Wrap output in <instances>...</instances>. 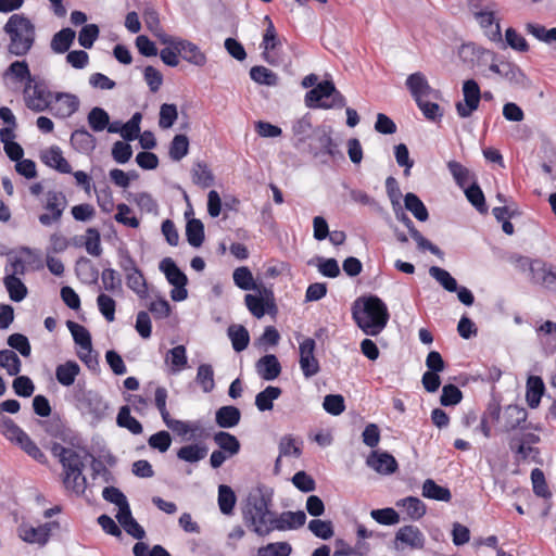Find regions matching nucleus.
<instances>
[{
  "mask_svg": "<svg viewBox=\"0 0 556 556\" xmlns=\"http://www.w3.org/2000/svg\"><path fill=\"white\" fill-rule=\"evenodd\" d=\"M273 494V489L261 485L248 495L242 507L245 526L260 536H266L274 530L286 531L303 527L306 521L303 510L283 511L280 515L270 510Z\"/></svg>",
  "mask_w": 556,
  "mask_h": 556,
  "instance_id": "obj_1",
  "label": "nucleus"
},
{
  "mask_svg": "<svg viewBox=\"0 0 556 556\" xmlns=\"http://www.w3.org/2000/svg\"><path fill=\"white\" fill-rule=\"evenodd\" d=\"M352 317L367 336H378L387 326L390 314L386 303L377 295L357 298L352 305Z\"/></svg>",
  "mask_w": 556,
  "mask_h": 556,
  "instance_id": "obj_2",
  "label": "nucleus"
},
{
  "mask_svg": "<svg viewBox=\"0 0 556 556\" xmlns=\"http://www.w3.org/2000/svg\"><path fill=\"white\" fill-rule=\"evenodd\" d=\"M51 454L56 457L63 467V484L76 495H83L87 488V479L83 471L85 464L78 452L71 447H64L58 442L50 446Z\"/></svg>",
  "mask_w": 556,
  "mask_h": 556,
  "instance_id": "obj_3",
  "label": "nucleus"
},
{
  "mask_svg": "<svg viewBox=\"0 0 556 556\" xmlns=\"http://www.w3.org/2000/svg\"><path fill=\"white\" fill-rule=\"evenodd\" d=\"M9 36L8 52L15 56H25L31 50L36 40V28L24 14H12L3 26Z\"/></svg>",
  "mask_w": 556,
  "mask_h": 556,
  "instance_id": "obj_4",
  "label": "nucleus"
},
{
  "mask_svg": "<svg viewBox=\"0 0 556 556\" xmlns=\"http://www.w3.org/2000/svg\"><path fill=\"white\" fill-rule=\"evenodd\" d=\"M331 132V127L318 126L314 128L308 139V153L323 164H327L329 159L333 161L344 160V154L339 149V144L333 140Z\"/></svg>",
  "mask_w": 556,
  "mask_h": 556,
  "instance_id": "obj_5",
  "label": "nucleus"
},
{
  "mask_svg": "<svg viewBox=\"0 0 556 556\" xmlns=\"http://www.w3.org/2000/svg\"><path fill=\"white\" fill-rule=\"evenodd\" d=\"M75 399L78 408L83 413L89 414L94 422L98 424L106 417L109 403L98 392L93 390L79 391Z\"/></svg>",
  "mask_w": 556,
  "mask_h": 556,
  "instance_id": "obj_6",
  "label": "nucleus"
},
{
  "mask_svg": "<svg viewBox=\"0 0 556 556\" xmlns=\"http://www.w3.org/2000/svg\"><path fill=\"white\" fill-rule=\"evenodd\" d=\"M23 92L25 104L33 112H45L51 109L54 94L47 89L43 83L34 81V85L26 84Z\"/></svg>",
  "mask_w": 556,
  "mask_h": 556,
  "instance_id": "obj_7",
  "label": "nucleus"
},
{
  "mask_svg": "<svg viewBox=\"0 0 556 556\" xmlns=\"http://www.w3.org/2000/svg\"><path fill=\"white\" fill-rule=\"evenodd\" d=\"M393 211L395 218L403 223V225L407 228L410 237L416 241L419 250L429 251L431 254L439 258L443 257V251L421 235V232L415 227L413 220L408 217L401 205L394 206Z\"/></svg>",
  "mask_w": 556,
  "mask_h": 556,
  "instance_id": "obj_8",
  "label": "nucleus"
},
{
  "mask_svg": "<svg viewBox=\"0 0 556 556\" xmlns=\"http://www.w3.org/2000/svg\"><path fill=\"white\" fill-rule=\"evenodd\" d=\"M67 206V200L62 191L50 190L47 192V202L45 208L50 212L40 214L38 217L42 226H51L53 223L60 222L63 212Z\"/></svg>",
  "mask_w": 556,
  "mask_h": 556,
  "instance_id": "obj_9",
  "label": "nucleus"
},
{
  "mask_svg": "<svg viewBox=\"0 0 556 556\" xmlns=\"http://www.w3.org/2000/svg\"><path fill=\"white\" fill-rule=\"evenodd\" d=\"M464 101L456 103L457 114L462 118L469 117L479 106L481 100V90L475 79H467L463 84Z\"/></svg>",
  "mask_w": 556,
  "mask_h": 556,
  "instance_id": "obj_10",
  "label": "nucleus"
},
{
  "mask_svg": "<svg viewBox=\"0 0 556 556\" xmlns=\"http://www.w3.org/2000/svg\"><path fill=\"white\" fill-rule=\"evenodd\" d=\"M394 544L397 549H403L405 547H409L410 549H422L426 544V536L418 527L406 525L396 531Z\"/></svg>",
  "mask_w": 556,
  "mask_h": 556,
  "instance_id": "obj_11",
  "label": "nucleus"
},
{
  "mask_svg": "<svg viewBox=\"0 0 556 556\" xmlns=\"http://www.w3.org/2000/svg\"><path fill=\"white\" fill-rule=\"evenodd\" d=\"M315 346V340L312 338H306L300 344V367L305 378H311L320 370L319 363L314 355Z\"/></svg>",
  "mask_w": 556,
  "mask_h": 556,
  "instance_id": "obj_12",
  "label": "nucleus"
},
{
  "mask_svg": "<svg viewBox=\"0 0 556 556\" xmlns=\"http://www.w3.org/2000/svg\"><path fill=\"white\" fill-rule=\"evenodd\" d=\"M41 427L45 429L47 434L52 438L59 439L63 443L70 444L72 446L75 445V442L78 441L75 432L68 428L59 416H53L48 420L40 421Z\"/></svg>",
  "mask_w": 556,
  "mask_h": 556,
  "instance_id": "obj_13",
  "label": "nucleus"
},
{
  "mask_svg": "<svg viewBox=\"0 0 556 556\" xmlns=\"http://www.w3.org/2000/svg\"><path fill=\"white\" fill-rule=\"evenodd\" d=\"M406 87L416 102L422 98H438L439 91L429 85L426 76L420 72L413 73L407 77Z\"/></svg>",
  "mask_w": 556,
  "mask_h": 556,
  "instance_id": "obj_14",
  "label": "nucleus"
},
{
  "mask_svg": "<svg viewBox=\"0 0 556 556\" xmlns=\"http://www.w3.org/2000/svg\"><path fill=\"white\" fill-rule=\"evenodd\" d=\"M366 465L380 475H392L399 469L394 456L381 451H372L366 459Z\"/></svg>",
  "mask_w": 556,
  "mask_h": 556,
  "instance_id": "obj_15",
  "label": "nucleus"
},
{
  "mask_svg": "<svg viewBox=\"0 0 556 556\" xmlns=\"http://www.w3.org/2000/svg\"><path fill=\"white\" fill-rule=\"evenodd\" d=\"M473 16L479 25L485 29V34L490 40L502 42V33L500 23H495L494 12L488 7L473 11Z\"/></svg>",
  "mask_w": 556,
  "mask_h": 556,
  "instance_id": "obj_16",
  "label": "nucleus"
},
{
  "mask_svg": "<svg viewBox=\"0 0 556 556\" xmlns=\"http://www.w3.org/2000/svg\"><path fill=\"white\" fill-rule=\"evenodd\" d=\"M175 49L177 52H180V56L185 61L192 65L202 67L207 62L205 53L201 51L199 46L189 40L177 38V41L175 42Z\"/></svg>",
  "mask_w": 556,
  "mask_h": 556,
  "instance_id": "obj_17",
  "label": "nucleus"
},
{
  "mask_svg": "<svg viewBox=\"0 0 556 556\" xmlns=\"http://www.w3.org/2000/svg\"><path fill=\"white\" fill-rule=\"evenodd\" d=\"M533 268V283L556 292V266L549 263H536Z\"/></svg>",
  "mask_w": 556,
  "mask_h": 556,
  "instance_id": "obj_18",
  "label": "nucleus"
},
{
  "mask_svg": "<svg viewBox=\"0 0 556 556\" xmlns=\"http://www.w3.org/2000/svg\"><path fill=\"white\" fill-rule=\"evenodd\" d=\"M334 91V84L332 80H324L318 83L309 91L306 92L304 102L309 109H320V104L328 99Z\"/></svg>",
  "mask_w": 556,
  "mask_h": 556,
  "instance_id": "obj_19",
  "label": "nucleus"
},
{
  "mask_svg": "<svg viewBox=\"0 0 556 556\" xmlns=\"http://www.w3.org/2000/svg\"><path fill=\"white\" fill-rule=\"evenodd\" d=\"M527 417L528 412L526 408L515 404L506 406L504 410L503 431L510 432L517 428L528 429L529 427L525 425Z\"/></svg>",
  "mask_w": 556,
  "mask_h": 556,
  "instance_id": "obj_20",
  "label": "nucleus"
},
{
  "mask_svg": "<svg viewBox=\"0 0 556 556\" xmlns=\"http://www.w3.org/2000/svg\"><path fill=\"white\" fill-rule=\"evenodd\" d=\"M21 446V448L40 464L47 463V457L29 435L21 428L9 439Z\"/></svg>",
  "mask_w": 556,
  "mask_h": 556,
  "instance_id": "obj_21",
  "label": "nucleus"
},
{
  "mask_svg": "<svg viewBox=\"0 0 556 556\" xmlns=\"http://www.w3.org/2000/svg\"><path fill=\"white\" fill-rule=\"evenodd\" d=\"M258 376L266 380H275L281 372V365L275 354H266L255 363Z\"/></svg>",
  "mask_w": 556,
  "mask_h": 556,
  "instance_id": "obj_22",
  "label": "nucleus"
},
{
  "mask_svg": "<svg viewBox=\"0 0 556 556\" xmlns=\"http://www.w3.org/2000/svg\"><path fill=\"white\" fill-rule=\"evenodd\" d=\"M70 142L74 150L83 154H90L97 146L96 137L85 127L74 130Z\"/></svg>",
  "mask_w": 556,
  "mask_h": 556,
  "instance_id": "obj_23",
  "label": "nucleus"
},
{
  "mask_svg": "<svg viewBox=\"0 0 556 556\" xmlns=\"http://www.w3.org/2000/svg\"><path fill=\"white\" fill-rule=\"evenodd\" d=\"M18 536L26 543L39 544L45 546L49 541L48 528L43 525L35 528L25 523H22L17 528Z\"/></svg>",
  "mask_w": 556,
  "mask_h": 556,
  "instance_id": "obj_24",
  "label": "nucleus"
},
{
  "mask_svg": "<svg viewBox=\"0 0 556 556\" xmlns=\"http://www.w3.org/2000/svg\"><path fill=\"white\" fill-rule=\"evenodd\" d=\"M55 101L61 104L56 108L53 113L54 116L59 118H67L76 113L79 109V99L77 96L66 92H56L54 93Z\"/></svg>",
  "mask_w": 556,
  "mask_h": 556,
  "instance_id": "obj_25",
  "label": "nucleus"
},
{
  "mask_svg": "<svg viewBox=\"0 0 556 556\" xmlns=\"http://www.w3.org/2000/svg\"><path fill=\"white\" fill-rule=\"evenodd\" d=\"M42 162L62 174H71L72 166L67 160L63 156L62 151L59 147L53 146L41 155Z\"/></svg>",
  "mask_w": 556,
  "mask_h": 556,
  "instance_id": "obj_26",
  "label": "nucleus"
},
{
  "mask_svg": "<svg viewBox=\"0 0 556 556\" xmlns=\"http://www.w3.org/2000/svg\"><path fill=\"white\" fill-rule=\"evenodd\" d=\"M160 270L165 275L167 281L173 287H179L181 283H188L187 275L177 266L172 257H165L160 262Z\"/></svg>",
  "mask_w": 556,
  "mask_h": 556,
  "instance_id": "obj_27",
  "label": "nucleus"
},
{
  "mask_svg": "<svg viewBox=\"0 0 556 556\" xmlns=\"http://www.w3.org/2000/svg\"><path fill=\"white\" fill-rule=\"evenodd\" d=\"M117 521L124 530L137 540H142L146 536L144 529L134 519L130 506L122 508L116 515Z\"/></svg>",
  "mask_w": 556,
  "mask_h": 556,
  "instance_id": "obj_28",
  "label": "nucleus"
},
{
  "mask_svg": "<svg viewBox=\"0 0 556 556\" xmlns=\"http://www.w3.org/2000/svg\"><path fill=\"white\" fill-rule=\"evenodd\" d=\"M240 409L232 405L222 406L215 413V422L218 427L224 429L236 427L240 422Z\"/></svg>",
  "mask_w": 556,
  "mask_h": 556,
  "instance_id": "obj_29",
  "label": "nucleus"
},
{
  "mask_svg": "<svg viewBox=\"0 0 556 556\" xmlns=\"http://www.w3.org/2000/svg\"><path fill=\"white\" fill-rule=\"evenodd\" d=\"M314 130L312 126V117L307 113L292 124V134L294 136V147L300 149L309 138Z\"/></svg>",
  "mask_w": 556,
  "mask_h": 556,
  "instance_id": "obj_30",
  "label": "nucleus"
},
{
  "mask_svg": "<svg viewBox=\"0 0 556 556\" xmlns=\"http://www.w3.org/2000/svg\"><path fill=\"white\" fill-rule=\"evenodd\" d=\"M545 392V384L540 376H529L527 380L526 400L531 408L540 405L541 399Z\"/></svg>",
  "mask_w": 556,
  "mask_h": 556,
  "instance_id": "obj_31",
  "label": "nucleus"
},
{
  "mask_svg": "<svg viewBox=\"0 0 556 556\" xmlns=\"http://www.w3.org/2000/svg\"><path fill=\"white\" fill-rule=\"evenodd\" d=\"M261 46L264 48V51L262 53L263 59L267 63L276 65L277 61L275 60L270 52L276 50L279 46H281V40L278 37V34L274 25H270V27H266Z\"/></svg>",
  "mask_w": 556,
  "mask_h": 556,
  "instance_id": "obj_32",
  "label": "nucleus"
},
{
  "mask_svg": "<svg viewBox=\"0 0 556 556\" xmlns=\"http://www.w3.org/2000/svg\"><path fill=\"white\" fill-rule=\"evenodd\" d=\"M213 440L219 450L225 452L229 457H232L240 452V441L236 435L229 432L218 431L214 434Z\"/></svg>",
  "mask_w": 556,
  "mask_h": 556,
  "instance_id": "obj_33",
  "label": "nucleus"
},
{
  "mask_svg": "<svg viewBox=\"0 0 556 556\" xmlns=\"http://www.w3.org/2000/svg\"><path fill=\"white\" fill-rule=\"evenodd\" d=\"M80 372V367L75 361H67L55 368V378L64 387H70L75 382Z\"/></svg>",
  "mask_w": 556,
  "mask_h": 556,
  "instance_id": "obj_34",
  "label": "nucleus"
},
{
  "mask_svg": "<svg viewBox=\"0 0 556 556\" xmlns=\"http://www.w3.org/2000/svg\"><path fill=\"white\" fill-rule=\"evenodd\" d=\"M422 496L426 498L440 501V502H450L452 498V493L448 488L439 485L432 479H426L422 484Z\"/></svg>",
  "mask_w": 556,
  "mask_h": 556,
  "instance_id": "obj_35",
  "label": "nucleus"
},
{
  "mask_svg": "<svg viewBox=\"0 0 556 556\" xmlns=\"http://www.w3.org/2000/svg\"><path fill=\"white\" fill-rule=\"evenodd\" d=\"M76 33L70 27L55 33L50 43L52 51L59 54L65 53L71 48Z\"/></svg>",
  "mask_w": 556,
  "mask_h": 556,
  "instance_id": "obj_36",
  "label": "nucleus"
},
{
  "mask_svg": "<svg viewBox=\"0 0 556 556\" xmlns=\"http://www.w3.org/2000/svg\"><path fill=\"white\" fill-rule=\"evenodd\" d=\"M447 168L457 186L462 189L467 188L473 180H477L475 174L457 161H450Z\"/></svg>",
  "mask_w": 556,
  "mask_h": 556,
  "instance_id": "obj_37",
  "label": "nucleus"
},
{
  "mask_svg": "<svg viewBox=\"0 0 556 556\" xmlns=\"http://www.w3.org/2000/svg\"><path fill=\"white\" fill-rule=\"evenodd\" d=\"M396 506L404 507L406 509L408 517L412 520H419L427 513V507L425 503L416 496H407L405 498H402L396 502Z\"/></svg>",
  "mask_w": 556,
  "mask_h": 556,
  "instance_id": "obj_38",
  "label": "nucleus"
},
{
  "mask_svg": "<svg viewBox=\"0 0 556 556\" xmlns=\"http://www.w3.org/2000/svg\"><path fill=\"white\" fill-rule=\"evenodd\" d=\"M3 283L13 302H21L28 294L27 287L15 275H7L3 279Z\"/></svg>",
  "mask_w": 556,
  "mask_h": 556,
  "instance_id": "obj_39",
  "label": "nucleus"
},
{
  "mask_svg": "<svg viewBox=\"0 0 556 556\" xmlns=\"http://www.w3.org/2000/svg\"><path fill=\"white\" fill-rule=\"evenodd\" d=\"M116 424L118 427L127 429L132 434H141L143 432L141 422L131 416L128 405H124L119 408Z\"/></svg>",
  "mask_w": 556,
  "mask_h": 556,
  "instance_id": "obj_40",
  "label": "nucleus"
},
{
  "mask_svg": "<svg viewBox=\"0 0 556 556\" xmlns=\"http://www.w3.org/2000/svg\"><path fill=\"white\" fill-rule=\"evenodd\" d=\"M66 326L73 336L74 342L83 350L90 353L92 350V341L88 329L72 320H67Z\"/></svg>",
  "mask_w": 556,
  "mask_h": 556,
  "instance_id": "obj_41",
  "label": "nucleus"
},
{
  "mask_svg": "<svg viewBox=\"0 0 556 556\" xmlns=\"http://www.w3.org/2000/svg\"><path fill=\"white\" fill-rule=\"evenodd\" d=\"M227 334L231 340L232 349L236 352H242L250 343V334L242 325H231L227 329Z\"/></svg>",
  "mask_w": 556,
  "mask_h": 556,
  "instance_id": "obj_42",
  "label": "nucleus"
},
{
  "mask_svg": "<svg viewBox=\"0 0 556 556\" xmlns=\"http://www.w3.org/2000/svg\"><path fill=\"white\" fill-rule=\"evenodd\" d=\"M186 237L193 248H200L205 239L204 225L198 218L188 219L186 224Z\"/></svg>",
  "mask_w": 556,
  "mask_h": 556,
  "instance_id": "obj_43",
  "label": "nucleus"
},
{
  "mask_svg": "<svg viewBox=\"0 0 556 556\" xmlns=\"http://www.w3.org/2000/svg\"><path fill=\"white\" fill-rule=\"evenodd\" d=\"M404 205L414 217L419 222H426L429 218V212L424 202L413 192H408L404 195Z\"/></svg>",
  "mask_w": 556,
  "mask_h": 556,
  "instance_id": "obj_44",
  "label": "nucleus"
},
{
  "mask_svg": "<svg viewBox=\"0 0 556 556\" xmlns=\"http://www.w3.org/2000/svg\"><path fill=\"white\" fill-rule=\"evenodd\" d=\"M279 387L268 386L256 394L255 405L261 412L270 410L274 407V401L281 395Z\"/></svg>",
  "mask_w": 556,
  "mask_h": 556,
  "instance_id": "obj_45",
  "label": "nucleus"
},
{
  "mask_svg": "<svg viewBox=\"0 0 556 556\" xmlns=\"http://www.w3.org/2000/svg\"><path fill=\"white\" fill-rule=\"evenodd\" d=\"M4 76H12L16 81L20 83L26 81V84H33L35 81L28 63L25 60L12 62L5 70Z\"/></svg>",
  "mask_w": 556,
  "mask_h": 556,
  "instance_id": "obj_46",
  "label": "nucleus"
},
{
  "mask_svg": "<svg viewBox=\"0 0 556 556\" xmlns=\"http://www.w3.org/2000/svg\"><path fill=\"white\" fill-rule=\"evenodd\" d=\"M250 77L256 84L269 87L277 86L279 83L278 75L263 65H255L251 67Z\"/></svg>",
  "mask_w": 556,
  "mask_h": 556,
  "instance_id": "obj_47",
  "label": "nucleus"
},
{
  "mask_svg": "<svg viewBox=\"0 0 556 556\" xmlns=\"http://www.w3.org/2000/svg\"><path fill=\"white\" fill-rule=\"evenodd\" d=\"M464 192L466 194L467 200L479 213H488L485 198L477 180H473L467 188H465Z\"/></svg>",
  "mask_w": 556,
  "mask_h": 556,
  "instance_id": "obj_48",
  "label": "nucleus"
},
{
  "mask_svg": "<svg viewBox=\"0 0 556 556\" xmlns=\"http://www.w3.org/2000/svg\"><path fill=\"white\" fill-rule=\"evenodd\" d=\"M207 455V447L200 444H188L177 451V457L187 463H198Z\"/></svg>",
  "mask_w": 556,
  "mask_h": 556,
  "instance_id": "obj_49",
  "label": "nucleus"
},
{
  "mask_svg": "<svg viewBox=\"0 0 556 556\" xmlns=\"http://www.w3.org/2000/svg\"><path fill=\"white\" fill-rule=\"evenodd\" d=\"M467 52H470L472 55H476L478 58L490 56L491 61H492L491 65H490V71L500 76L502 75V71H503L502 61L497 62V56L494 52L486 50L482 47L475 46V45H465L462 48V53H467Z\"/></svg>",
  "mask_w": 556,
  "mask_h": 556,
  "instance_id": "obj_50",
  "label": "nucleus"
},
{
  "mask_svg": "<svg viewBox=\"0 0 556 556\" xmlns=\"http://www.w3.org/2000/svg\"><path fill=\"white\" fill-rule=\"evenodd\" d=\"M192 181L201 188H208L214 184V175L206 163L197 162L192 168Z\"/></svg>",
  "mask_w": 556,
  "mask_h": 556,
  "instance_id": "obj_51",
  "label": "nucleus"
},
{
  "mask_svg": "<svg viewBox=\"0 0 556 556\" xmlns=\"http://www.w3.org/2000/svg\"><path fill=\"white\" fill-rule=\"evenodd\" d=\"M429 275L435 279L444 290L448 292H455L458 290L456 279L446 269L439 266H431L429 268Z\"/></svg>",
  "mask_w": 556,
  "mask_h": 556,
  "instance_id": "obj_52",
  "label": "nucleus"
},
{
  "mask_svg": "<svg viewBox=\"0 0 556 556\" xmlns=\"http://www.w3.org/2000/svg\"><path fill=\"white\" fill-rule=\"evenodd\" d=\"M0 367L4 368L10 376H17L22 369V362L12 350L0 351Z\"/></svg>",
  "mask_w": 556,
  "mask_h": 556,
  "instance_id": "obj_53",
  "label": "nucleus"
},
{
  "mask_svg": "<svg viewBox=\"0 0 556 556\" xmlns=\"http://www.w3.org/2000/svg\"><path fill=\"white\" fill-rule=\"evenodd\" d=\"M109 113L99 106L92 108L87 115L88 125L96 132L103 131L109 126Z\"/></svg>",
  "mask_w": 556,
  "mask_h": 556,
  "instance_id": "obj_54",
  "label": "nucleus"
},
{
  "mask_svg": "<svg viewBox=\"0 0 556 556\" xmlns=\"http://www.w3.org/2000/svg\"><path fill=\"white\" fill-rule=\"evenodd\" d=\"M236 500V494L229 485L220 484L218 486V506L224 515L232 513Z\"/></svg>",
  "mask_w": 556,
  "mask_h": 556,
  "instance_id": "obj_55",
  "label": "nucleus"
},
{
  "mask_svg": "<svg viewBox=\"0 0 556 556\" xmlns=\"http://www.w3.org/2000/svg\"><path fill=\"white\" fill-rule=\"evenodd\" d=\"M232 278L235 285L241 290L249 291L258 289L254 282L251 270L245 266L236 268Z\"/></svg>",
  "mask_w": 556,
  "mask_h": 556,
  "instance_id": "obj_56",
  "label": "nucleus"
},
{
  "mask_svg": "<svg viewBox=\"0 0 556 556\" xmlns=\"http://www.w3.org/2000/svg\"><path fill=\"white\" fill-rule=\"evenodd\" d=\"M189 152V139L186 135H176L169 146V157L173 161H180Z\"/></svg>",
  "mask_w": 556,
  "mask_h": 556,
  "instance_id": "obj_57",
  "label": "nucleus"
},
{
  "mask_svg": "<svg viewBox=\"0 0 556 556\" xmlns=\"http://www.w3.org/2000/svg\"><path fill=\"white\" fill-rule=\"evenodd\" d=\"M195 381L205 393L213 391L215 388L213 367L210 364H201L198 367Z\"/></svg>",
  "mask_w": 556,
  "mask_h": 556,
  "instance_id": "obj_58",
  "label": "nucleus"
},
{
  "mask_svg": "<svg viewBox=\"0 0 556 556\" xmlns=\"http://www.w3.org/2000/svg\"><path fill=\"white\" fill-rule=\"evenodd\" d=\"M309 531L321 540H329L333 536V523L331 520L312 519L308 522Z\"/></svg>",
  "mask_w": 556,
  "mask_h": 556,
  "instance_id": "obj_59",
  "label": "nucleus"
},
{
  "mask_svg": "<svg viewBox=\"0 0 556 556\" xmlns=\"http://www.w3.org/2000/svg\"><path fill=\"white\" fill-rule=\"evenodd\" d=\"M531 481H532L533 492L536 496L543 497L545 500H548L552 497V492L548 489L544 472L541 469L534 468L531 471Z\"/></svg>",
  "mask_w": 556,
  "mask_h": 556,
  "instance_id": "obj_60",
  "label": "nucleus"
},
{
  "mask_svg": "<svg viewBox=\"0 0 556 556\" xmlns=\"http://www.w3.org/2000/svg\"><path fill=\"white\" fill-rule=\"evenodd\" d=\"M126 282L129 289L137 293L140 298H146L148 293L147 281L140 269L126 275Z\"/></svg>",
  "mask_w": 556,
  "mask_h": 556,
  "instance_id": "obj_61",
  "label": "nucleus"
},
{
  "mask_svg": "<svg viewBox=\"0 0 556 556\" xmlns=\"http://www.w3.org/2000/svg\"><path fill=\"white\" fill-rule=\"evenodd\" d=\"M502 77L507 79L509 83L522 86L526 80V75L521 71V68L508 61H502Z\"/></svg>",
  "mask_w": 556,
  "mask_h": 556,
  "instance_id": "obj_62",
  "label": "nucleus"
},
{
  "mask_svg": "<svg viewBox=\"0 0 556 556\" xmlns=\"http://www.w3.org/2000/svg\"><path fill=\"white\" fill-rule=\"evenodd\" d=\"M292 547L288 542L268 543L257 549V556H290Z\"/></svg>",
  "mask_w": 556,
  "mask_h": 556,
  "instance_id": "obj_63",
  "label": "nucleus"
},
{
  "mask_svg": "<svg viewBox=\"0 0 556 556\" xmlns=\"http://www.w3.org/2000/svg\"><path fill=\"white\" fill-rule=\"evenodd\" d=\"M244 302L248 309L256 318H262L266 313H268V303L265 299L260 298L258 295L250 293L245 294Z\"/></svg>",
  "mask_w": 556,
  "mask_h": 556,
  "instance_id": "obj_64",
  "label": "nucleus"
}]
</instances>
